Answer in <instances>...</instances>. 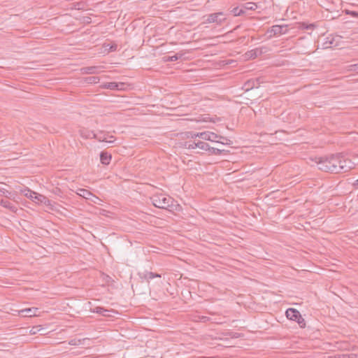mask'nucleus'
I'll return each mask as SVG.
<instances>
[{
  "instance_id": "f8f14e48",
  "label": "nucleus",
  "mask_w": 358,
  "mask_h": 358,
  "mask_svg": "<svg viewBox=\"0 0 358 358\" xmlns=\"http://www.w3.org/2000/svg\"><path fill=\"white\" fill-rule=\"evenodd\" d=\"M123 83H115V82H110L107 83L103 85L104 88L110 89V90H122L124 86Z\"/></svg>"
},
{
  "instance_id": "1a4fd4ad",
  "label": "nucleus",
  "mask_w": 358,
  "mask_h": 358,
  "mask_svg": "<svg viewBox=\"0 0 358 358\" xmlns=\"http://www.w3.org/2000/svg\"><path fill=\"white\" fill-rule=\"evenodd\" d=\"M38 309L37 308H29L21 310L20 311V313L21 314V315L24 317L36 316V313L38 312Z\"/></svg>"
},
{
  "instance_id": "6ab92c4d",
  "label": "nucleus",
  "mask_w": 358,
  "mask_h": 358,
  "mask_svg": "<svg viewBox=\"0 0 358 358\" xmlns=\"http://www.w3.org/2000/svg\"><path fill=\"white\" fill-rule=\"evenodd\" d=\"M21 193L26 197L33 199L34 194H36V192L29 189V188H26L23 190H21Z\"/></svg>"
},
{
  "instance_id": "9b49d317",
  "label": "nucleus",
  "mask_w": 358,
  "mask_h": 358,
  "mask_svg": "<svg viewBox=\"0 0 358 358\" xmlns=\"http://www.w3.org/2000/svg\"><path fill=\"white\" fill-rule=\"evenodd\" d=\"M299 314H300L299 310L292 308H288L285 312V315L287 319L293 320L294 322L296 320L297 317L299 316Z\"/></svg>"
},
{
  "instance_id": "72a5a7b5",
  "label": "nucleus",
  "mask_w": 358,
  "mask_h": 358,
  "mask_svg": "<svg viewBox=\"0 0 358 358\" xmlns=\"http://www.w3.org/2000/svg\"><path fill=\"white\" fill-rule=\"evenodd\" d=\"M341 358H357V355L354 353L344 354Z\"/></svg>"
},
{
  "instance_id": "c85d7f7f",
  "label": "nucleus",
  "mask_w": 358,
  "mask_h": 358,
  "mask_svg": "<svg viewBox=\"0 0 358 358\" xmlns=\"http://www.w3.org/2000/svg\"><path fill=\"white\" fill-rule=\"evenodd\" d=\"M83 340L73 338L69 341V344L71 345H80L82 344Z\"/></svg>"
},
{
  "instance_id": "f3484780",
  "label": "nucleus",
  "mask_w": 358,
  "mask_h": 358,
  "mask_svg": "<svg viewBox=\"0 0 358 358\" xmlns=\"http://www.w3.org/2000/svg\"><path fill=\"white\" fill-rule=\"evenodd\" d=\"M262 54V51L258 48L252 50L250 51H248L246 52V56L248 58L250 59H255L259 55H261Z\"/></svg>"
},
{
  "instance_id": "6e6552de",
  "label": "nucleus",
  "mask_w": 358,
  "mask_h": 358,
  "mask_svg": "<svg viewBox=\"0 0 358 358\" xmlns=\"http://www.w3.org/2000/svg\"><path fill=\"white\" fill-rule=\"evenodd\" d=\"M139 275L142 279L145 280L147 282H149L150 280L153 279L155 278H161L160 274L147 271L143 273H140Z\"/></svg>"
},
{
  "instance_id": "58836bf2",
  "label": "nucleus",
  "mask_w": 358,
  "mask_h": 358,
  "mask_svg": "<svg viewBox=\"0 0 358 358\" xmlns=\"http://www.w3.org/2000/svg\"><path fill=\"white\" fill-rule=\"evenodd\" d=\"M7 192H8V190H6V192H3V194H7Z\"/></svg>"
},
{
  "instance_id": "4468645a",
  "label": "nucleus",
  "mask_w": 358,
  "mask_h": 358,
  "mask_svg": "<svg viewBox=\"0 0 358 358\" xmlns=\"http://www.w3.org/2000/svg\"><path fill=\"white\" fill-rule=\"evenodd\" d=\"M77 194L86 199H90V196H94L91 192L85 189H78Z\"/></svg>"
},
{
  "instance_id": "a878e982",
  "label": "nucleus",
  "mask_w": 358,
  "mask_h": 358,
  "mask_svg": "<svg viewBox=\"0 0 358 358\" xmlns=\"http://www.w3.org/2000/svg\"><path fill=\"white\" fill-rule=\"evenodd\" d=\"M196 317L197 318V319H195V321H196V322H206L210 321V318L207 316L198 315Z\"/></svg>"
},
{
  "instance_id": "dca6fc26",
  "label": "nucleus",
  "mask_w": 358,
  "mask_h": 358,
  "mask_svg": "<svg viewBox=\"0 0 358 358\" xmlns=\"http://www.w3.org/2000/svg\"><path fill=\"white\" fill-rule=\"evenodd\" d=\"M258 85V80H250L245 83L243 87L245 88V91H248L249 90L255 87H257Z\"/></svg>"
},
{
  "instance_id": "5701e85b",
  "label": "nucleus",
  "mask_w": 358,
  "mask_h": 358,
  "mask_svg": "<svg viewBox=\"0 0 358 358\" xmlns=\"http://www.w3.org/2000/svg\"><path fill=\"white\" fill-rule=\"evenodd\" d=\"M94 312L96 313H99V314H101L103 316H108V315L106 314V313L108 312V310L102 308V307H96L95 308V310H94Z\"/></svg>"
},
{
  "instance_id": "c9c22d12",
  "label": "nucleus",
  "mask_w": 358,
  "mask_h": 358,
  "mask_svg": "<svg viewBox=\"0 0 358 358\" xmlns=\"http://www.w3.org/2000/svg\"><path fill=\"white\" fill-rule=\"evenodd\" d=\"M198 135H199V133H194V132H191L190 133V136L192 138H196V137H198Z\"/></svg>"
},
{
  "instance_id": "aec40b11",
  "label": "nucleus",
  "mask_w": 358,
  "mask_h": 358,
  "mask_svg": "<svg viewBox=\"0 0 358 358\" xmlns=\"http://www.w3.org/2000/svg\"><path fill=\"white\" fill-rule=\"evenodd\" d=\"M197 148L202 150L208 151V149H210V145L208 143L203 142V141H198L197 142Z\"/></svg>"
},
{
  "instance_id": "f03ea898",
  "label": "nucleus",
  "mask_w": 358,
  "mask_h": 358,
  "mask_svg": "<svg viewBox=\"0 0 358 358\" xmlns=\"http://www.w3.org/2000/svg\"><path fill=\"white\" fill-rule=\"evenodd\" d=\"M334 166L331 173H338L340 172H347L352 168L353 163L350 159L344 158L341 155H331Z\"/></svg>"
},
{
  "instance_id": "a211bd4d",
  "label": "nucleus",
  "mask_w": 358,
  "mask_h": 358,
  "mask_svg": "<svg viewBox=\"0 0 358 358\" xmlns=\"http://www.w3.org/2000/svg\"><path fill=\"white\" fill-rule=\"evenodd\" d=\"M99 69V66H87V67L83 68L82 71L83 73L94 74V73H97L99 72V71H98Z\"/></svg>"
},
{
  "instance_id": "20e7f679",
  "label": "nucleus",
  "mask_w": 358,
  "mask_h": 358,
  "mask_svg": "<svg viewBox=\"0 0 358 358\" xmlns=\"http://www.w3.org/2000/svg\"><path fill=\"white\" fill-rule=\"evenodd\" d=\"M198 137H199L200 138H202L203 140H206V141H210L218 142V143L220 141H217V139L222 138V139H224L226 141V142H221V143H222V144H229V143L231 142V141L227 139V138H224L221 136H218L216 134H214L210 131L201 132V133H199V135H198Z\"/></svg>"
},
{
  "instance_id": "39448f33",
  "label": "nucleus",
  "mask_w": 358,
  "mask_h": 358,
  "mask_svg": "<svg viewBox=\"0 0 358 358\" xmlns=\"http://www.w3.org/2000/svg\"><path fill=\"white\" fill-rule=\"evenodd\" d=\"M92 134L93 135V138H95L100 142L113 143L115 141V137L113 136H109L108 133L102 131H100L97 134L92 131Z\"/></svg>"
},
{
  "instance_id": "412c9836",
  "label": "nucleus",
  "mask_w": 358,
  "mask_h": 358,
  "mask_svg": "<svg viewBox=\"0 0 358 358\" xmlns=\"http://www.w3.org/2000/svg\"><path fill=\"white\" fill-rule=\"evenodd\" d=\"M243 8L246 10H255L257 9V6L253 2H247L244 4Z\"/></svg>"
},
{
  "instance_id": "473e14b6",
  "label": "nucleus",
  "mask_w": 358,
  "mask_h": 358,
  "mask_svg": "<svg viewBox=\"0 0 358 358\" xmlns=\"http://www.w3.org/2000/svg\"><path fill=\"white\" fill-rule=\"evenodd\" d=\"M90 83H97L99 81V78L96 76H92L87 78Z\"/></svg>"
},
{
  "instance_id": "a19ab883",
  "label": "nucleus",
  "mask_w": 358,
  "mask_h": 358,
  "mask_svg": "<svg viewBox=\"0 0 358 358\" xmlns=\"http://www.w3.org/2000/svg\"><path fill=\"white\" fill-rule=\"evenodd\" d=\"M215 323L220 324L221 322H215Z\"/></svg>"
},
{
  "instance_id": "b1692460",
  "label": "nucleus",
  "mask_w": 358,
  "mask_h": 358,
  "mask_svg": "<svg viewBox=\"0 0 358 358\" xmlns=\"http://www.w3.org/2000/svg\"><path fill=\"white\" fill-rule=\"evenodd\" d=\"M223 151L224 150H220L217 148H212L210 146V149H208V152L210 154L215 155H221Z\"/></svg>"
},
{
  "instance_id": "ddd939ff",
  "label": "nucleus",
  "mask_w": 358,
  "mask_h": 358,
  "mask_svg": "<svg viewBox=\"0 0 358 358\" xmlns=\"http://www.w3.org/2000/svg\"><path fill=\"white\" fill-rule=\"evenodd\" d=\"M32 201L37 203H43L45 204H48V203H50V200L46 196L36 192V194H34Z\"/></svg>"
},
{
  "instance_id": "cd10ccee",
  "label": "nucleus",
  "mask_w": 358,
  "mask_h": 358,
  "mask_svg": "<svg viewBox=\"0 0 358 358\" xmlns=\"http://www.w3.org/2000/svg\"><path fill=\"white\" fill-rule=\"evenodd\" d=\"M185 147L188 149H195L197 148V142L189 141L185 143Z\"/></svg>"
},
{
  "instance_id": "ea45409f",
  "label": "nucleus",
  "mask_w": 358,
  "mask_h": 358,
  "mask_svg": "<svg viewBox=\"0 0 358 358\" xmlns=\"http://www.w3.org/2000/svg\"><path fill=\"white\" fill-rule=\"evenodd\" d=\"M7 192H8V190H6V192H3V194H7Z\"/></svg>"
},
{
  "instance_id": "4c0bfd02",
  "label": "nucleus",
  "mask_w": 358,
  "mask_h": 358,
  "mask_svg": "<svg viewBox=\"0 0 358 358\" xmlns=\"http://www.w3.org/2000/svg\"><path fill=\"white\" fill-rule=\"evenodd\" d=\"M7 192H8V190H6V192H3V194H7Z\"/></svg>"
},
{
  "instance_id": "423d86ee",
  "label": "nucleus",
  "mask_w": 358,
  "mask_h": 358,
  "mask_svg": "<svg viewBox=\"0 0 358 358\" xmlns=\"http://www.w3.org/2000/svg\"><path fill=\"white\" fill-rule=\"evenodd\" d=\"M206 22L208 23H217L218 24H222V22L225 20L224 15L222 12L211 13L208 15Z\"/></svg>"
},
{
  "instance_id": "bb28decb",
  "label": "nucleus",
  "mask_w": 358,
  "mask_h": 358,
  "mask_svg": "<svg viewBox=\"0 0 358 358\" xmlns=\"http://www.w3.org/2000/svg\"><path fill=\"white\" fill-rule=\"evenodd\" d=\"M232 13H234V16H240L242 14H243L245 12L242 8H239L238 7H236L232 10Z\"/></svg>"
},
{
  "instance_id": "c756f323",
  "label": "nucleus",
  "mask_w": 358,
  "mask_h": 358,
  "mask_svg": "<svg viewBox=\"0 0 358 358\" xmlns=\"http://www.w3.org/2000/svg\"><path fill=\"white\" fill-rule=\"evenodd\" d=\"M92 131H87L86 134L84 133L83 131H81V136L86 138H93V135L92 134Z\"/></svg>"
},
{
  "instance_id": "e433bc0d",
  "label": "nucleus",
  "mask_w": 358,
  "mask_h": 358,
  "mask_svg": "<svg viewBox=\"0 0 358 358\" xmlns=\"http://www.w3.org/2000/svg\"><path fill=\"white\" fill-rule=\"evenodd\" d=\"M313 27H314V25H313V24H308V25H307V26L306 27V29H313Z\"/></svg>"
},
{
  "instance_id": "393cba45",
  "label": "nucleus",
  "mask_w": 358,
  "mask_h": 358,
  "mask_svg": "<svg viewBox=\"0 0 358 358\" xmlns=\"http://www.w3.org/2000/svg\"><path fill=\"white\" fill-rule=\"evenodd\" d=\"M104 47L108 50L109 52H113L117 50V45L115 43L113 44H104Z\"/></svg>"
},
{
  "instance_id": "7ed1b4c3",
  "label": "nucleus",
  "mask_w": 358,
  "mask_h": 358,
  "mask_svg": "<svg viewBox=\"0 0 358 358\" xmlns=\"http://www.w3.org/2000/svg\"><path fill=\"white\" fill-rule=\"evenodd\" d=\"M315 162L317 163L320 170L331 173V169L334 166V163H332L331 160V156L315 157Z\"/></svg>"
},
{
  "instance_id": "7c9ffc66",
  "label": "nucleus",
  "mask_w": 358,
  "mask_h": 358,
  "mask_svg": "<svg viewBox=\"0 0 358 358\" xmlns=\"http://www.w3.org/2000/svg\"><path fill=\"white\" fill-rule=\"evenodd\" d=\"M42 329H43L42 327H41V326L33 327L31 328V329L30 330V334H35L39 332Z\"/></svg>"
},
{
  "instance_id": "f704fd0d",
  "label": "nucleus",
  "mask_w": 358,
  "mask_h": 358,
  "mask_svg": "<svg viewBox=\"0 0 358 358\" xmlns=\"http://www.w3.org/2000/svg\"><path fill=\"white\" fill-rule=\"evenodd\" d=\"M345 12L346 14H350L351 15H352L353 17H358V12L357 11H354V10H345Z\"/></svg>"
},
{
  "instance_id": "f257e3e1",
  "label": "nucleus",
  "mask_w": 358,
  "mask_h": 358,
  "mask_svg": "<svg viewBox=\"0 0 358 358\" xmlns=\"http://www.w3.org/2000/svg\"><path fill=\"white\" fill-rule=\"evenodd\" d=\"M152 204L159 208L166 209L170 212L179 210L180 206L170 196L164 194H155L150 198Z\"/></svg>"
},
{
  "instance_id": "2f4dec72",
  "label": "nucleus",
  "mask_w": 358,
  "mask_h": 358,
  "mask_svg": "<svg viewBox=\"0 0 358 358\" xmlns=\"http://www.w3.org/2000/svg\"><path fill=\"white\" fill-rule=\"evenodd\" d=\"M179 56L176 54L173 56H169L166 57V59H165L166 61H170V62H176L177 61L178 59H179Z\"/></svg>"
},
{
  "instance_id": "0eeeda50",
  "label": "nucleus",
  "mask_w": 358,
  "mask_h": 358,
  "mask_svg": "<svg viewBox=\"0 0 358 358\" xmlns=\"http://www.w3.org/2000/svg\"><path fill=\"white\" fill-rule=\"evenodd\" d=\"M287 29L285 25H273L271 29L268 31L271 35L276 36L280 34H284L287 32Z\"/></svg>"
},
{
  "instance_id": "4be33fe9",
  "label": "nucleus",
  "mask_w": 358,
  "mask_h": 358,
  "mask_svg": "<svg viewBox=\"0 0 358 358\" xmlns=\"http://www.w3.org/2000/svg\"><path fill=\"white\" fill-rule=\"evenodd\" d=\"M299 325L301 328H304L306 327V322L305 320L302 317L301 313L299 314V316L297 317L296 320H295Z\"/></svg>"
},
{
  "instance_id": "9d476101",
  "label": "nucleus",
  "mask_w": 358,
  "mask_h": 358,
  "mask_svg": "<svg viewBox=\"0 0 358 358\" xmlns=\"http://www.w3.org/2000/svg\"><path fill=\"white\" fill-rule=\"evenodd\" d=\"M112 155L106 151H102L100 153V161L103 165H108L110 163Z\"/></svg>"
},
{
  "instance_id": "2eb2a0df",
  "label": "nucleus",
  "mask_w": 358,
  "mask_h": 358,
  "mask_svg": "<svg viewBox=\"0 0 358 358\" xmlns=\"http://www.w3.org/2000/svg\"><path fill=\"white\" fill-rule=\"evenodd\" d=\"M0 205L9 209L12 212H15L17 208L9 201L0 199Z\"/></svg>"
}]
</instances>
